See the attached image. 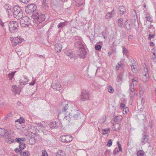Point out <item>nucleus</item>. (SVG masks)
Listing matches in <instances>:
<instances>
[{
	"label": "nucleus",
	"instance_id": "4be33fe9",
	"mask_svg": "<svg viewBox=\"0 0 156 156\" xmlns=\"http://www.w3.org/2000/svg\"><path fill=\"white\" fill-rule=\"evenodd\" d=\"M73 139V137L72 136L66 135V143H69Z\"/></svg>",
	"mask_w": 156,
	"mask_h": 156
},
{
	"label": "nucleus",
	"instance_id": "37998d69",
	"mask_svg": "<svg viewBox=\"0 0 156 156\" xmlns=\"http://www.w3.org/2000/svg\"><path fill=\"white\" fill-rule=\"evenodd\" d=\"M122 51L123 53L124 54H125V55L128 52V50L127 49H126L125 47H124L123 46H122Z\"/></svg>",
	"mask_w": 156,
	"mask_h": 156
},
{
	"label": "nucleus",
	"instance_id": "ea45409f",
	"mask_svg": "<svg viewBox=\"0 0 156 156\" xmlns=\"http://www.w3.org/2000/svg\"><path fill=\"white\" fill-rule=\"evenodd\" d=\"M12 114L11 113L8 114L5 117V119L6 120H8L12 116Z\"/></svg>",
	"mask_w": 156,
	"mask_h": 156
},
{
	"label": "nucleus",
	"instance_id": "09e8293b",
	"mask_svg": "<svg viewBox=\"0 0 156 156\" xmlns=\"http://www.w3.org/2000/svg\"><path fill=\"white\" fill-rule=\"evenodd\" d=\"M62 152V151L61 150H59L56 153L55 155L56 156H62L61 154V153Z\"/></svg>",
	"mask_w": 156,
	"mask_h": 156
},
{
	"label": "nucleus",
	"instance_id": "6e6d98bb",
	"mask_svg": "<svg viewBox=\"0 0 156 156\" xmlns=\"http://www.w3.org/2000/svg\"><path fill=\"white\" fill-rule=\"evenodd\" d=\"M128 108H125L123 109V114H126L127 111H128Z\"/></svg>",
	"mask_w": 156,
	"mask_h": 156
},
{
	"label": "nucleus",
	"instance_id": "dca6fc26",
	"mask_svg": "<svg viewBox=\"0 0 156 156\" xmlns=\"http://www.w3.org/2000/svg\"><path fill=\"white\" fill-rule=\"evenodd\" d=\"M124 27L126 28V29L127 30H129L132 28V26L131 24L129 23L128 21L126 20L125 22Z\"/></svg>",
	"mask_w": 156,
	"mask_h": 156
},
{
	"label": "nucleus",
	"instance_id": "c9c22d12",
	"mask_svg": "<svg viewBox=\"0 0 156 156\" xmlns=\"http://www.w3.org/2000/svg\"><path fill=\"white\" fill-rule=\"evenodd\" d=\"M21 89L20 87H17L15 91V94H19L20 92H21Z\"/></svg>",
	"mask_w": 156,
	"mask_h": 156
},
{
	"label": "nucleus",
	"instance_id": "6e6552de",
	"mask_svg": "<svg viewBox=\"0 0 156 156\" xmlns=\"http://www.w3.org/2000/svg\"><path fill=\"white\" fill-rule=\"evenodd\" d=\"M90 94L89 91L86 90H83L81 92L80 97L81 100L84 101L89 99Z\"/></svg>",
	"mask_w": 156,
	"mask_h": 156
},
{
	"label": "nucleus",
	"instance_id": "1a4fd4ad",
	"mask_svg": "<svg viewBox=\"0 0 156 156\" xmlns=\"http://www.w3.org/2000/svg\"><path fill=\"white\" fill-rule=\"evenodd\" d=\"M51 87L54 90L56 91H60L62 88L61 83L58 81L53 82L51 84Z\"/></svg>",
	"mask_w": 156,
	"mask_h": 156
},
{
	"label": "nucleus",
	"instance_id": "69168bd1",
	"mask_svg": "<svg viewBox=\"0 0 156 156\" xmlns=\"http://www.w3.org/2000/svg\"><path fill=\"white\" fill-rule=\"evenodd\" d=\"M24 80H26L27 82L29 81L28 78L26 76H24Z\"/></svg>",
	"mask_w": 156,
	"mask_h": 156
},
{
	"label": "nucleus",
	"instance_id": "7c9ffc66",
	"mask_svg": "<svg viewBox=\"0 0 156 156\" xmlns=\"http://www.w3.org/2000/svg\"><path fill=\"white\" fill-rule=\"evenodd\" d=\"M139 90L140 93L142 94L145 91V89L144 87L142 86H140L139 87Z\"/></svg>",
	"mask_w": 156,
	"mask_h": 156
},
{
	"label": "nucleus",
	"instance_id": "a19ab883",
	"mask_svg": "<svg viewBox=\"0 0 156 156\" xmlns=\"http://www.w3.org/2000/svg\"><path fill=\"white\" fill-rule=\"evenodd\" d=\"M95 49L98 51L100 50L101 48V46L100 45H96L95 47Z\"/></svg>",
	"mask_w": 156,
	"mask_h": 156
},
{
	"label": "nucleus",
	"instance_id": "473e14b6",
	"mask_svg": "<svg viewBox=\"0 0 156 156\" xmlns=\"http://www.w3.org/2000/svg\"><path fill=\"white\" fill-rule=\"evenodd\" d=\"M16 72V71H15L14 72H12L11 73L9 74L8 75V77L11 80H12L13 77L14 76V73Z\"/></svg>",
	"mask_w": 156,
	"mask_h": 156
},
{
	"label": "nucleus",
	"instance_id": "b1692460",
	"mask_svg": "<svg viewBox=\"0 0 156 156\" xmlns=\"http://www.w3.org/2000/svg\"><path fill=\"white\" fill-rule=\"evenodd\" d=\"M122 119V117L121 116H116L114 119V121L115 122H119Z\"/></svg>",
	"mask_w": 156,
	"mask_h": 156
},
{
	"label": "nucleus",
	"instance_id": "f3484780",
	"mask_svg": "<svg viewBox=\"0 0 156 156\" xmlns=\"http://www.w3.org/2000/svg\"><path fill=\"white\" fill-rule=\"evenodd\" d=\"M55 50L56 52L60 51L62 50V46L60 43H57L55 44Z\"/></svg>",
	"mask_w": 156,
	"mask_h": 156
},
{
	"label": "nucleus",
	"instance_id": "774afa93",
	"mask_svg": "<svg viewBox=\"0 0 156 156\" xmlns=\"http://www.w3.org/2000/svg\"><path fill=\"white\" fill-rule=\"evenodd\" d=\"M154 44L152 42L150 41V45L151 46H154Z\"/></svg>",
	"mask_w": 156,
	"mask_h": 156
},
{
	"label": "nucleus",
	"instance_id": "f8f14e48",
	"mask_svg": "<svg viewBox=\"0 0 156 156\" xmlns=\"http://www.w3.org/2000/svg\"><path fill=\"white\" fill-rule=\"evenodd\" d=\"M78 55L80 57V58H85L86 51L85 49L80 50L77 52Z\"/></svg>",
	"mask_w": 156,
	"mask_h": 156
},
{
	"label": "nucleus",
	"instance_id": "8fccbe9b",
	"mask_svg": "<svg viewBox=\"0 0 156 156\" xmlns=\"http://www.w3.org/2000/svg\"><path fill=\"white\" fill-rule=\"evenodd\" d=\"M26 80L23 81L22 80H20V83L21 85H25L26 84Z\"/></svg>",
	"mask_w": 156,
	"mask_h": 156
},
{
	"label": "nucleus",
	"instance_id": "f257e3e1",
	"mask_svg": "<svg viewBox=\"0 0 156 156\" xmlns=\"http://www.w3.org/2000/svg\"><path fill=\"white\" fill-rule=\"evenodd\" d=\"M69 103L65 101L61 103L60 106L62 110V112H65V119L68 120L70 122L71 118L73 120H78L80 119L81 115L82 114L78 111V110H74L71 113L72 115H70V113L68 111H66L68 109V105Z\"/></svg>",
	"mask_w": 156,
	"mask_h": 156
},
{
	"label": "nucleus",
	"instance_id": "a211bd4d",
	"mask_svg": "<svg viewBox=\"0 0 156 156\" xmlns=\"http://www.w3.org/2000/svg\"><path fill=\"white\" fill-rule=\"evenodd\" d=\"M120 126L119 123H116L114 124L112 127L113 131H118L119 130Z\"/></svg>",
	"mask_w": 156,
	"mask_h": 156
},
{
	"label": "nucleus",
	"instance_id": "7ed1b4c3",
	"mask_svg": "<svg viewBox=\"0 0 156 156\" xmlns=\"http://www.w3.org/2000/svg\"><path fill=\"white\" fill-rule=\"evenodd\" d=\"M14 12L13 15L15 18L17 19L20 20L22 18V20H23L25 22L23 24H24V27L25 26H28L29 24L28 23L26 24L25 20L26 19H28L27 17H23V12L21 8L18 6H15L13 8Z\"/></svg>",
	"mask_w": 156,
	"mask_h": 156
},
{
	"label": "nucleus",
	"instance_id": "c756f323",
	"mask_svg": "<svg viewBox=\"0 0 156 156\" xmlns=\"http://www.w3.org/2000/svg\"><path fill=\"white\" fill-rule=\"evenodd\" d=\"M66 135H63L60 137V140L63 142L66 143Z\"/></svg>",
	"mask_w": 156,
	"mask_h": 156
},
{
	"label": "nucleus",
	"instance_id": "a18cd8bd",
	"mask_svg": "<svg viewBox=\"0 0 156 156\" xmlns=\"http://www.w3.org/2000/svg\"><path fill=\"white\" fill-rule=\"evenodd\" d=\"M4 8L5 9L6 11L9 9L11 7V6H9L8 5H4Z\"/></svg>",
	"mask_w": 156,
	"mask_h": 156
},
{
	"label": "nucleus",
	"instance_id": "4c0bfd02",
	"mask_svg": "<svg viewBox=\"0 0 156 156\" xmlns=\"http://www.w3.org/2000/svg\"><path fill=\"white\" fill-rule=\"evenodd\" d=\"M42 156H48L47 152L45 150H42Z\"/></svg>",
	"mask_w": 156,
	"mask_h": 156
},
{
	"label": "nucleus",
	"instance_id": "bb28decb",
	"mask_svg": "<svg viewBox=\"0 0 156 156\" xmlns=\"http://www.w3.org/2000/svg\"><path fill=\"white\" fill-rule=\"evenodd\" d=\"M137 156H143L145 154V152L142 150L138 151L137 153Z\"/></svg>",
	"mask_w": 156,
	"mask_h": 156
},
{
	"label": "nucleus",
	"instance_id": "c03bdc74",
	"mask_svg": "<svg viewBox=\"0 0 156 156\" xmlns=\"http://www.w3.org/2000/svg\"><path fill=\"white\" fill-rule=\"evenodd\" d=\"M112 144V141L111 139H109L107 144V146L108 147H110Z\"/></svg>",
	"mask_w": 156,
	"mask_h": 156
},
{
	"label": "nucleus",
	"instance_id": "2f4dec72",
	"mask_svg": "<svg viewBox=\"0 0 156 156\" xmlns=\"http://www.w3.org/2000/svg\"><path fill=\"white\" fill-rule=\"evenodd\" d=\"M108 91L111 93H113L114 92V90L111 85L108 86Z\"/></svg>",
	"mask_w": 156,
	"mask_h": 156
},
{
	"label": "nucleus",
	"instance_id": "ddd939ff",
	"mask_svg": "<svg viewBox=\"0 0 156 156\" xmlns=\"http://www.w3.org/2000/svg\"><path fill=\"white\" fill-rule=\"evenodd\" d=\"M134 86L132 85V83H131V86L128 90V91L129 93V95L131 98L133 97L135 95V90L134 88Z\"/></svg>",
	"mask_w": 156,
	"mask_h": 156
},
{
	"label": "nucleus",
	"instance_id": "20e7f679",
	"mask_svg": "<svg viewBox=\"0 0 156 156\" xmlns=\"http://www.w3.org/2000/svg\"><path fill=\"white\" fill-rule=\"evenodd\" d=\"M34 16V20L37 24L40 26V27H42L45 25L43 22L46 18L44 14L38 12L36 13Z\"/></svg>",
	"mask_w": 156,
	"mask_h": 156
},
{
	"label": "nucleus",
	"instance_id": "338daca9",
	"mask_svg": "<svg viewBox=\"0 0 156 156\" xmlns=\"http://www.w3.org/2000/svg\"><path fill=\"white\" fill-rule=\"evenodd\" d=\"M133 36L132 35H130L128 37V39L129 41L131 40Z\"/></svg>",
	"mask_w": 156,
	"mask_h": 156
},
{
	"label": "nucleus",
	"instance_id": "5fc2aeb1",
	"mask_svg": "<svg viewBox=\"0 0 156 156\" xmlns=\"http://www.w3.org/2000/svg\"><path fill=\"white\" fill-rule=\"evenodd\" d=\"M20 1L23 3H28L30 0H19Z\"/></svg>",
	"mask_w": 156,
	"mask_h": 156
},
{
	"label": "nucleus",
	"instance_id": "0e129e2a",
	"mask_svg": "<svg viewBox=\"0 0 156 156\" xmlns=\"http://www.w3.org/2000/svg\"><path fill=\"white\" fill-rule=\"evenodd\" d=\"M126 34H124V33H123L121 35V37L123 38H124L126 37Z\"/></svg>",
	"mask_w": 156,
	"mask_h": 156
},
{
	"label": "nucleus",
	"instance_id": "a878e982",
	"mask_svg": "<svg viewBox=\"0 0 156 156\" xmlns=\"http://www.w3.org/2000/svg\"><path fill=\"white\" fill-rule=\"evenodd\" d=\"M7 13L8 14V15L9 17L11 16H12V15L13 14V12H12V9L11 8L9 9L6 11Z\"/></svg>",
	"mask_w": 156,
	"mask_h": 156
},
{
	"label": "nucleus",
	"instance_id": "e2e57ef3",
	"mask_svg": "<svg viewBox=\"0 0 156 156\" xmlns=\"http://www.w3.org/2000/svg\"><path fill=\"white\" fill-rule=\"evenodd\" d=\"M131 62L132 63L130 65H136V62L133 59H132L131 60Z\"/></svg>",
	"mask_w": 156,
	"mask_h": 156
},
{
	"label": "nucleus",
	"instance_id": "052dcab7",
	"mask_svg": "<svg viewBox=\"0 0 156 156\" xmlns=\"http://www.w3.org/2000/svg\"><path fill=\"white\" fill-rule=\"evenodd\" d=\"M35 83V79H34L30 83V85H33Z\"/></svg>",
	"mask_w": 156,
	"mask_h": 156
},
{
	"label": "nucleus",
	"instance_id": "aec40b11",
	"mask_svg": "<svg viewBox=\"0 0 156 156\" xmlns=\"http://www.w3.org/2000/svg\"><path fill=\"white\" fill-rule=\"evenodd\" d=\"M21 153L20 152H19L18 153H19L20 155L21 156H29L30 153L28 151H24L23 152H22V151H21Z\"/></svg>",
	"mask_w": 156,
	"mask_h": 156
},
{
	"label": "nucleus",
	"instance_id": "864d4df0",
	"mask_svg": "<svg viewBox=\"0 0 156 156\" xmlns=\"http://www.w3.org/2000/svg\"><path fill=\"white\" fill-rule=\"evenodd\" d=\"M16 87H17V86L16 85H13V86H12V91L13 92H15Z\"/></svg>",
	"mask_w": 156,
	"mask_h": 156
},
{
	"label": "nucleus",
	"instance_id": "f704fd0d",
	"mask_svg": "<svg viewBox=\"0 0 156 156\" xmlns=\"http://www.w3.org/2000/svg\"><path fill=\"white\" fill-rule=\"evenodd\" d=\"M117 79L118 82L122 81V74H119L117 77Z\"/></svg>",
	"mask_w": 156,
	"mask_h": 156
},
{
	"label": "nucleus",
	"instance_id": "603ef678",
	"mask_svg": "<svg viewBox=\"0 0 156 156\" xmlns=\"http://www.w3.org/2000/svg\"><path fill=\"white\" fill-rule=\"evenodd\" d=\"M37 56L38 57H39V58H45V55H39L37 54H36L35 55V56Z\"/></svg>",
	"mask_w": 156,
	"mask_h": 156
},
{
	"label": "nucleus",
	"instance_id": "9d476101",
	"mask_svg": "<svg viewBox=\"0 0 156 156\" xmlns=\"http://www.w3.org/2000/svg\"><path fill=\"white\" fill-rule=\"evenodd\" d=\"M23 41L24 39L20 36H18L17 37L14 38H12V39H11V42L12 43V45L13 46H16Z\"/></svg>",
	"mask_w": 156,
	"mask_h": 156
},
{
	"label": "nucleus",
	"instance_id": "72a5a7b5",
	"mask_svg": "<svg viewBox=\"0 0 156 156\" xmlns=\"http://www.w3.org/2000/svg\"><path fill=\"white\" fill-rule=\"evenodd\" d=\"M132 84H133L132 85H136L137 84V80L136 78H133L132 80Z\"/></svg>",
	"mask_w": 156,
	"mask_h": 156
},
{
	"label": "nucleus",
	"instance_id": "393cba45",
	"mask_svg": "<svg viewBox=\"0 0 156 156\" xmlns=\"http://www.w3.org/2000/svg\"><path fill=\"white\" fill-rule=\"evenodd\" d=\"M119 9L120 12H122V14H123L126 11L125 8L123 5L120 6L119 8Z\"/></svg>",
	"mask_w": 156,
	"mask_h": 156
},
{
	"label": "nucleus",
	"instance_id": "4d7b16f0",
	"mask_svg": "<svg viewBox=\"0 0 156 156\" xmlns=\"http://www.w3.org/2000/svg\"><path fill=\"white\" fill-rule=\"evenodd\" d=\"M123 21V19L122 18H120L119 19L118 22L119 23L122 24Z\"/></svg>",
	"mask_w": 156,
	"mask_h": 156
},
{
	"label": "nucleus",
	"instance_id": "49530a36",
	"mask_svg": "<svg viewBox=\"0 0 156 156\" xmlns=\"http://www.w3.org/2000/svg\"><path fill=\"white\" fill-rule=\"evenodd\" d=\"M117 143L118 144V147L119 149V151H122V149L121 147V144L119 143V141H117Z\"/></svg>",
	"mask_w": 156,
	"mask_h": 156
},
{
	"label": "nucleus",
	"instance_id": "6ab92c4d",
	"mask_svg": "<svg viewBox=\"0 0 156 156\" xmlns=\"http://www.w3.org/2000/svg\"><path fill=\"white\" fill-rule=\"evenodd\" d=\"M36 126H37L44 128L46 126V124L44 122H42L40 123H36Z\"/></svg>",
	"mask_w": 156,
	"mask_h": 156
},
{
	"label": "nucleus",
	"instance_id": "39448f33",
	"mask_svg": "<svg viewBox=\"0 0 156 156\" xmlns=\"http://www.w3.org/2000/svg\"><path fill=\"white\" fill-rule=\"evenodd\" d=\"M26 140L25 139L24 137L16 138L15 141L19 143V148H16L15 149V152L18 153L20 152L22 150L24 149L26 146V144L24 142Z\"/></svg>",
	"mask_w": 156,
	"mask_h": 156
},
{
	"label": "nucleus",
	"instance_id": "79ce46f5",
	"mask_svg": "<svg viewBox=\"0 0 156 156\" xmlns=\"http://www.w3.org/2000/svg\"><path fill=\"white\" fill-rule=\"evenodd\" d=\"M110 13L108 12L105 15V18L106 19H109L110 18L112 17L113 16H112V14H110Z\"/></svg>",
	"mask_w": 156,
	"mask_h": 156
},
{
	"label": "nucleus",
	"instance_id": "bf43d9fd",
	"mask_svg": "<svg viewBox=\"0 0 156 156\" xmlns=\"http://www.w3.org/2000/svg\"><path fill=\"white\" fill-rule=\"evenodd\" d=\"M117 148V147H116L115 148V149L114 150L113 152H114V155H115L117 154V153H118L119 152V151L118 150H116V149Z\"/></svg>",
	"mask_w": 156,
	"mask_h": 156
},
{
	"label": "nucleus",
	"instance_id": "9b49d317",
	"mask_svg": "<svg viewBox=\"0 0 156 156\" xmlns=\"http://www.w3.org/2000/svg\"><path fill=\"white\" fill-rule=\"evenodd\" d=\"M147 73H145L143 76L142 80L144 83H147L149 79V75L148 73V69L147 68L146 69Z\"/></svg>",
	"mask_w": 156,
	"mask_h": 156
},
{
	"label": "nucleus",
	"instance_id": "680f3d73",
	"mask_svg": "<svg viewBox=\"0 0 156 156\" xmlns=\"http://www.w3.org/2000/svg\"><path fill=\"white\" fill-rule=\"evenodd\" d=\"M79 47L81 49H84V46L82 42L81 44H79Z\"/></svg>",
	"mask_w": 156,
	"mask_h": 156
},
{
	"label": "nucleus",
	"instance_id": "0eeeda50",
	"mask_svg": "<svg viewBox=\"0 0 156 156\" xmlns=\"http://www.w3.org/2000/svg\"><path fill=\"white\" fill-rule=\"evenodd\" d=\"M9 30L10 32H16L19 28L18 23L16 21H11L8 24Z\"/></svg>",
	"mask_w": 156,
	"mask_h": 156
},
{
	"label": "nucleus",
	"instance_id": "f03ea898",
	"mask_svg": "<svg viewBox=\"0 0 156 156\" xmlns=\"http://www.w3.org/2000/svg\"><path fill=\"white\" fill-rule=\"evenodd\" d=\"M14 133L12 130H7L4 128H0V138L2 137L5 138V141L8 143L11 144L14 141L13 138Z\"/></svg>",
	"mask_w": 156,
	"mask_h": 156
},
{
	"label": "nucleus",
	"instance_id": "412c9836",
	"mask_svg": "<svg viewBox=\"0 0 156 156\" xmlns=\"http://www.w3.org/2000/svg\"><path fill=\"white\" fill-rule=\"evenodd\" d=\"M66 55L70 57H72L73 56V54L71 50H66Z\"/></svg>",
	"mask_w": 156,
	"mask_h": 156
},
{
	"label": "nucleus",
	"instance_id": "2eb2a0df",
	"mask_svg": "<svg viewBox=\"0 0 156 156\" xmlns=\"http://www.w3.org/2000/svg\"><path fill=\"white\" fill-rule=\"evenodd\" d=\"M149 139V137L148 135H144L143 136L141 140V142L143 144L147 142Z\"/></svg>",
	"mask_w": 156,
	"mask_h": 156
},
{
	"label": "nucleus",
	"instance_id": "de8ad7c7",
	"mask_svg": "<svg viewBox=\"0 0 156 156\" xmlns=\"http://www.w3.org/2000/svg\"><path fill=\"white\" fill-rule=\"evenodd\" d=\"M131 12L132 13V15H133L134 16L135 15H136V18H137L138 16L136 14V11L135 10H134V9H132Z\"/></svg>",
	"mask_w": 156,
	"mask_h": 156
},
{
	"label": "nucleus",
	"instance_id": "58836bf2",
	"mask_svg": "<svg viewBox=\"0 0 156 156\" xmlns=\"http://www.w3.org/2000/svg\"><path fill=\"white\" fill-rule=\"evenodd\" d=\"M24 121H25L24 119L21 117L20 119H17L15 122H18L20 124H21L22 123H24Z\"/></svg>",
	"mask_w": 156,
	"mask_h": 156
},
{
	"label": "nucleus",
	"instance_id": "e433bc0d",
	"mask_svg": "<svg viewBox=\"0 0 156 156\" xmlns=\"http://www.w3.org/2000/svg\"><path fill=\"white\" fill-rule=\"evenodd\" d=\"M144 19H146V21H148L151 22L153 21L152 18L150 16H145L144 17Z\"/></svg>",
	"mask_w": 156,
	"mask_h": 156
},
{
	"label": "nucleus",
	"instance_id": "4468645a",
	"mask_svg": "<svg viewBox=\"0 0 156 156\" xmlns=\"http://www.w3.org/2000/svg\"><path fill=\"white\" fill-rule=\"evenodd\" d=\"M59 124V123L56 122L55 121H53L50 124V127L51 129H56L58 128Z\"/></svg>",
	"mask_w": 156,
	"mask_h": 156
},
{
	"label": "nucleus",
	"instance_id": "5701e85b",
	"mask_svg": "<svg viewBox=\"0 0 156 156\" xmlns=\"http://www.w3.org/2000/svg\"><path fill=\"white\" fill-rule=\"evenodd\" d=\"M130 66L131 67V69L132 71L133 72H136L137 70V66L136 65H130Z\"/></svg>",
	"mask_w": 156,
	"mask_h": 156
},
{
	"label": "nucleus",
	"instance_id": "cd10ccee",
	"mask_svg": "<svg viewBox=\"0 0 156 156\" xmlns=\"http://www.w3.org/2000/svg\"><path fill=\"white\" fill-rule=\"evenodd\" d=\"M66 25V23L65 22H61L58 25V28H62Z\"/></svg>",
	"mask_w": 156,
	"mask_h": 156
},
{
	"label": "nucleus",
	"instance_id": "13d9d810",
	"mask_svg": "<svg viewBox=\"0 0 156 156\" xmlns=\"http://www.w3.org/2000/svg\"><path fill=\"white\" fill-rule=\"evenodd\" d=\"M81 44V42L79 40L78 41L76 42L75 43V46H78L79 45V44Z\"/></svg>",
	"mask_w": 156,
	"mask_h": 156
},
{
	"label": "nucleus",
	"instance_id": "c85d7f7f",
	"mask_svg": "<svg viewBox=\"0 0 156 156\" xmlns=\"http://www.w3.org/2000/svg\"><path fill=\"white\" fill-rule=\"evenodd\" d=\"M110 130V128H108L107 129H102V132L103 135H105L108 134Z\"/></svg>",
	"mask_w": 156,
	"mask_h": 156
},
{
	"label": "nucleus",
	"instance_id": "3c124183",
	"mask_svg": "<svg viewBox=\"0 0 156 156\" xmlns=\"http://www.w3.org/2000/svg\"><path fill=\"white\" fill-rule=\"evenodd\" d=\"M155 36V34H150L149 35V37H148V39L149 40H151V38L154 37Z\"/></svg>",
	"mask_w": 156,
	"mask_h": 156
},
{
	"label": "nucleus",
	"instance_id": "423d86ee",
	"mask_svg": "<svg viewBox=\"0 0 156 156\" xmlns=\"http://www.w3.org/2000/svg\"><path fill=\"white\" fill-rule=\"evenodd\" d=\"M37 6L33 4H30L25 7L26 12L33 16L36 13Z\"/></svg>",
	"mask_w": 156,
	"mask_h": 156
}]
</instances>
